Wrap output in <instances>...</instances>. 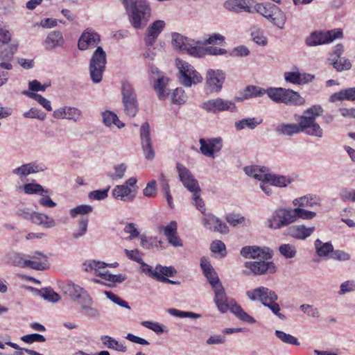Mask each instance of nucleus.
<instances>
[{
	"instance_id": "59",
	"label": "nucleus",
	"mask_w": 355,
	"mask_h": 355,
	"mask_svg": "<svg viewBox=\"0 0 355 355\" xmlns=\"http://www.w3.org/2000/svg\"><path fill=\"white\" fill-rule=\"evenodd\" d=\"M110 187L103 189L94 190L89 193L88 197L92 200H103L108 196Z\"/></svg>"
},
{
	"instance_id": "29",
	"label": "nucleus",
	"mask_w": 355,
	"mask_h": 355,
	"mask_svg": "<svg viewBox=\"0 0 355 355\" xmlns=\"http://www.w3.org/2000/svg\"><path fill=\"white\" fill-rule=\"evenodd\" d=\"M64 40L60 31H51L47 35L45 41L44 46L46 50H53L58 47L63 46Z\"/></svg>"
},
{
	"instance_id": "34",
	"label": "nucleus",
	"mask_w": 355,
	"mask_h": 355,
	"mask_svg": "<svg viewBox=\"0 0 355 355\" xmlns=\"http://www.w3.org/2000/svg\"><path fill=\"white\" fill-rule=\"evenodd\" d=\"M31 222L45 228H51L55 225V222L53 218L40 212H33Z\"/></svg>"
},
{
	"instance_id": "36",
	"label": "nucleus",
	"mask_w": 355,
	"mask_h": 355,
	"mask_svg": "<svg viewBox=\"0 0 355 355\" xmlns=\"http://www.w3.org/2000/svg\"><path fill=\"white\" fill-rule=\"evenodd\" d=\"M292 180L286 176L267 173L265 182H270L272 186L285 187L291 184Z\"/></svg>"
},
{
	"instance_id": "37",
	"label": "nucleus",
	"mask_w": 355,
	"mask_h": 355,
	"mask_svg": "<svg viewBox=\"0 0 355 355\" xmlns=\"http://www.w3.org/2000/svg\"><path fill=\"white\" fill-rule=\"evenodd\" d=\"M262 123V119L258 118H245L235 122L234 127L236 130H241L248 128L254 130Z\"/></svg>"
},
{
	"instance_id": "60",
	"label": "nucleus",
	"mask_w": 355,
	"mask_h": 355,
	"mask_svg": "<svg viewBox=\"0 0 355 355\" xmlns=\"http://www.w3.org/2000/svg\"><path fill=\"white\" fill-rule=\"evenodd\" d=\"M312 200L313 198L311 197L304 196L303 197L295 199L293 201V204L294 206H297L300 208L313 207L315 203Z\"/></svg>"
},
{
	"instance_id": "2",
	"label": "nucleus",
	"mask_w": 355,
	"mask_h": 355,
	"mask_svg": "<svg viewBox=\"0 0 355 355\" xmlns=\"http://www.w3.org/2000/svg\"><path fill=\"white\" fill-rule=\"evenodd\" d=\"M323 111L320 105H314L304 111L299 121L305 134L318 138L323 137L322 128L315 122L316 119L322 114Z\"/></svg>"
},
{
	"instance_id": "33",
	"label": "nucleus",
	"mask_w": 355,
	"mask_h": 355,
	"mask_svg": "<svg viewBox=\"0 0 355 355\" xmlns=\"http://www.w3.org/2000/svg\"><path fill=\"white\" fill-rule=\"evenodd\" d=\"M202 44H204L202 41L192 39V42L187 44L184 52L195 58L204 57L205 55V48L200 46Z\"/></svg>"
},
{
	"instance_id": "4",
	"label": "nucleus",
	"mask_w": 355,
	"mask_h": 355,
	"mask_svg": "<svg viewBox=\"0 0 355 355\" xmlns=\"http://www.w3.org/2000/svg\"><path fill=\"white\" fill-rule=\"evenodd\" d=\"M269 98L276 103H284L290 106H300L305 103V99L297 92L283 87H272Z\"/></svg>"
},
{
	"instance_id": "12",
	"label": "nucleus",
	"mask_w": 355,
	"mask_h": 355,
	"mask_svg": "<svg viewBox=\"0 0 355 355\" xmlns=\"http://www.w3.org/2000/svg\"><path fill=\"white\" fill-rule=\"evenodd\" d=\"M62 292L70 298L78 300L80 303L92 304L93 300L88 292L80 286L72 282H67L62 286Z\"/></svg>"
},
{
	"instance_id": "25",
	"label": "nucleus",
	"mask_w": 355,
	"mask_h": 355,
	"mask_svg": "<svg viewBox=\"0 0 355 355\" xmlns=\"http://www.w3.org/2000/svg\"><path fill=\"white\" fill-rule=\"evenodd\" d=\"M315 231V227H306L304 225L289 227L285 234L299 240H305Z\"/></svg>"
},
{
	"instance_id": "51",
	"label": "nucleus",
	"mask_w": 355,
	"mask_h": 355,
	"mask_svg": "<svg viewBox=\"0 0 355 355\" xmlns=\"http://www.w3.org/2000/svg\"><path fill=\"white\" fill-rule=\"evenodd\" d=\"M141 239V246L146 250H149L153 247L157 246V243L161 245L162 242L161 241H157V237H148L145 234H142L140 236Z\"/></svg>"
},
{
	"instance_id": "53",
	"label": "nucleus",
	"mask_w": 355,
	"mask_h": 355,
	"mask_svg": "<svg viewBox=\"0 0 355 355\" xmlns=\"http://www.w3.org/2000/svg\"><path fill=\"white\" fill-rule=\"evenodd\" d=\"M105 262L103 261H96L95 260H88L83 263L84 270L87 272H91L92 270H98L101 268H104L107 266Z\"/></svg>"
},
{
	"instance_id": "9",
	"label": "nucleus",
	"mask_w": 355,
	"mask_h": 355,
	"mask_svg": "<svg viewBox=\"0 0 355 355\" xmlns=\"http://www.w3.org/2000/svg\"><path fill=\"white\" fill-rule=\"evenodd\" d=\"M343 33L340 28H335L330 31H313L305 39V44L309 47L316 46L332 42L336 39L343 38Z\"/></svg>"
},
{
	"instance_id": "41",
	"label": "nucleus",
	"mask_w": 355,
	"mask_h": 355,
	"mask_svg": "<svg viewBox=\"0 0 355 355\" xmlns=\"http://www.w3.org/2000/svg\"><path fill=\"white\" fill-rule=\"evenodd\" d=\"M277 7V6L272 3L263 4L257 3L254 6V7H252V13L257 12L267 19L270 14Z\"/></svg>"
},
{
	"instance_id": "15",
	"label": "nucleus",
	"mask_w": 355,
	"mask_h": 355,
	"mask_svg": "<svg viewBox=\"0 0 355 355\" xmlns=\"http://www.w3.org/2000/svg\"><path fill=\"white\" fill-rule=\"evenodd\" d=\"M225 80V73L220 69H209L206 73L207 89L211 93L218 92L222 89Z\"/></svg>"
},
{
	"instance_id": "14",
	"label": "nucleus",
	"mask_w": 355,
	"mask_h": 355,
	"mask_svg": "<svg viewBox=\"0 0 355 355\" xmlns=\"http://www.w3.org/2000/svg\"><path fill=\"white\" fill-rule=\"evenodd\" d=\"M246 295L252 301H259L264 306H268L270 302H276L278 299L275 291L264 286L248 291Z\"/></svg>"
},
{
	"instance_id": "27",
	"label": "nucleus",
	"mask_w": 355,
	"mask_h": 355,
	"mask_svg": "<svg viewBox=\"0 0 355 355\" xmlns=\"http://www.w3.org/2000/svg\"><path fill=\"white\" fill-rule=\"evenodd\" d=\"M275 132L278 135L291 137L301 132H304L300 123H278L275 128Z\"/></svg>"
},
{
	"instance_id": "18",
	"label": "nucleus",
	"mask_w": 355,
	"mask_h": 355,
	"mask_svg": "<svg viewBox=\"0 0 355 355\" xmlns=\"http://www.w3.org/2000/svg\"><path fill=\"white\" fill-rule=\"evenodd\" d=\"M176 169L180 180L189 191H196L200 187L198 181L191 171L181 163H177Z\"/></svg>"
},
{
	"instance_id": "63",
	"label": "nucleus",
	"mask_w": 355,
	"mask_h": 355,
	"mask_svg": "<svg viewBox=\"0 0 355 355\" xmlns=\"http://www.w3.org/2000/svg\"><path fill=\"white\" fill-rule=\"evenodd\" d=\"M203 223L206 228L214 230V226L218 223V218L211 214H203Z\"/></svg>"
},
{
	"instance_id": "43",
	"label": "nucleus",
	"mask_w": 355,
	"mask_h": 355,
	"mask_svg": "<svg viewBox=\"0 0 355 355\" xmlns=\"http://www.w3.org/2000/svg\"><path fill=\"white\" fill-rule=\"evenodd\" d=\"M24 190L27 194H40L41 196H44V193H49L48 190H45L41 184L37 183L25 184Z\"/></svg>"
},
{
	"instance_id": "55",
	"label": "nucleus",
	"mask_w": 355,
	"mask_h": 355,
	"mask_svg": "<svg viewBox=\"0 0 355 355\" xmlns=\"http://www.w3.org/2000/svg\"><path fill=\"white\" fill-rule=\"evenodd\" d=\"M24 117L29 119H37L44 121L46 119V114L41 110L32 107L28 112L23 114Z\"/></svg>"
},
{
	"instance_id": "61",
	"label": "nucleus",
	"mask_w": 355,
	"mask_h": 355,
	"mask_svg": "<svg viewBox=\"0 0 355 355\" xmlns=\"http://www.w3.org/2000/svg\"><path fill=\"white\" fill-rule=\"evenodd\" d=\"M251 37L252 40L259 45L264 46L267 43L266 37L259 28H253L251 31Z\"/></svg>"
},
{
	"instance_id": "56",
	"label": "nucleus",
	"mask_w": 355,
	"mask_h": 355,
	"mask_svg": "<svg viewBox=\"0 0 355 355\" xmlns=\"http://www.w3.org/2000/svg\"><path fill=\"white\" fill-rule=\"evenodd\" d=\"M139 264L141 265V270L143 272H144L148 277L155 279L157 281L158 280L160 275L157 270H153V268L145 263L143 259L141 260V262L139 263Z\"/></svg>"
},
{
	"instance_id": "6",
	"label": "nucleus",
	"mask_w": 355,
	"mask_h": 355,
	"mask_svg": "<svg viewBox=\"0 0 355 355\" xmlns=\"http://www.w3.org/2000/svg\"><path fill=\"white\" fill-rule=\"evenodd\" d=\"M106 53L101 46H98L89 61L90 78L94 83H99L105 70Z\"/></svg>"
},
{
	"instance_id": "31",
	"label": "nucleus",
	"mask_w": 355,
	"mask_h": 355,
	"mask_svg": "<svg viewBox=\"0 0 355 355\" xmlns=\"http://www.w3.org/2000/svg\"><path fill=\"white\" fill-rule=\"evenodd\" d=\"M315 253L319 257L330 258L334 251V246L331 242H322L320 239H317L314 242Z\"/></svg>"
},
{
	"instance_id": "38",
	"label": "nucleus",
	"mask_w": 355,
	"mask_h": 355,
	"mask_svg": "<svg viewBox=\"0 0 355 355\" xmlns=\"http://www.w3.org/2000/svg\"><path fill=\"white\" fill-rule=\"evenodd\" d=\"M101 340L103 344L109 349H112L121 352H125L127 347L123 343H120L114 338L109 336H102Z\"/></svg>"
},
{
	"instance_id": "16",
	"label": "nucleus",
	"mask_w": 355,
	"mask_h": 355,
	"mask_svg": "<svg viewBox=\"0 0 355 355\" xmlns=\"http://www.w3.org/2000/svg\"><path fill=\"white\" fill-rule=\"evenodd\" d=\"M202 108L207 112L213 113L222 111H230L233 112L236 110V107L232 101L220 98L205 102L202 104Z\"/></svg>"
},
{
	"instance_id": "42",
	"label": "nucleus",
	"mask_w": 355,
	"mask_h": 355,
	"mask_svg": "<svg viewBox=\"0 0 355 355\" xmlns=\"http://www.w3.org/2000/svg\"><path fill=\"white\" fill-rule=\"evenodd\" d=\"M168 80V78L164 79L162 76H159L154 84V89L157 92L159 100H164L169 94L168 92H166L165 91V88L167 85L165 81Z\"/></svg>"
},
{
	"instance_id": "10",
	"label": "nucleus",
	"mask_w": 355,
	"mask_h": 355,
	"mask_svg": "<svg viewBox=\"0 0 355 355\" xmlns=\"http://www.w3.org/2000/svg\"><path fill=\"white\" fill-rule=\"evenodd\" d=\"M293 208H279L275 209L270 218L267 220V226L270 229L279 230L294 223Z\"/></svg>"
},
{
	"instance_id": "13",
	"label": "nucleus",
	"mask_w": 355,
	"mask_h": 355,
	"mask_svg": "<svg viewBox=\"0 0 355 355\" xmlns=\"http://www.w3.org/2000/svg\"><path fill=\"white\" fill-rule=\"evenodd\" d=\"M139 137L145 159L150 161L154 159L155 152L153 146L150 125L148 122H145L141 125Z\"/></svg>"
},
{
	"instance_id": "54",
	"label": "nucleus",
	"mask_w": 355,
	"mask_h": 355,
	"mask_svg": "<svg viewBox=\"0 0 355 355\" xmlns=\"http://www.w3.org/2000/svg\"><path fill=\"white\" fill-rule=\"evenodd\" d=\"M127 168V165L124 163L115 165L114 166V172L110 175V178L112 180H118L122 179L125 175Z\"/></svg>"
},
{
	"instance_id": "17",
	"label": "nucleus",
	"mask_w": 355,
	"mask_h": 355,
	"mask_svg": "<svg viewBox=\"0 0 355 355\" xmlns=\"http://www.w3.org/2000/svg\"><path fill=\"white\" fill-rule=\"evenodd\" d=\"M200 150L202 154L209 157H214V154L218 153L223 147L221 137L211 138L207 140L201 138L199 140Z\"/></svg>"
},
{
	"instance_id": "3",
	"label": "nucleus",
	"mask_w": 355,
	"mask_h": 355,
	"mask_svg": "<svg viewBox=\"0 0 355 355\" xmlns=\"http://www.w3.org/2000/svg\"><path fill=\"white\" fill-rule=\"evenodd\" d=\"M129 21L135 29H141L146 26L151 15V8L146 0H138L132 3V8L127 10Z\"/></svg>"
},
{
	"instance_id": "52",
	"label": "nucleus",
	"mask_w": 355,
	"mask_h": 355,
	"mask_svg": "<svg viewBox=\"0 0 355 355\" xmlns=\"http://www.w3.org/2000/svg\"><path fill=\"white\" fill-rule=\"evenodd\" d=\"M93 211V207L89 205H80L69 211L70 216L76 218L78 215H85Z\"/></svg>"
},
{
	"instance_id": "47",
	"label": "nucleus",
	"mask_w": 355,
	"mask_h": 355,
	"mask_svg": "<svg viewBox=\"0 0 355 355\" xmlns=\"http://www.w3.org/2000/svg\"><path fill=\"white\" fill-rule=\"evenodd\" d=\"M275 334L281 341L284 343L296 346L300 345V343L297 338L291 334H288L280 330H276Z\"/></svg>"
},
{
	"instance_id": "19",
	"label": "nucleus",
	"mask_w": 355,
	"mask_h": 355,
	"mask_svg": "<svg viewBox=\"0 0 355 355\" xmlns=\"http://www.w3.org/2000/svg\"><path fill=\"white\" fill-rule=\"evenodd\" d=\"M26 257L24 254L15 253L11 257L12 263L13 265L21 268H28L37 270H43L47 268L45 262L26 259L25 257Z\"/></svg>"
},
{
	"instance_id": "28",
	"label": "nucleus",
	"mask_w": 355,
	"mask_h": 355,
	"mask_svg": "<svg viewBox=\"0 0 355 355\" xmlns=\"http://www.w3.org/2000/svg\"><path fill=\"white\" fill-rule=\"evenodd\" d=\"M164 234L166 236L168 243L174 247H182V241L177 234V223L171 221L164 228Z\"/></svg>"
},
{
	"instance_id": "35",
	"label": "nucleus",
	"mask_w": 355,
	"mask_h": 355,
	"mask_svg": "<svg viewBox=\"0 0 355 355\" xmlns=\"http://www.w3.org/2000/svg\"><path fill=\"white\" fill-rule=\"evenodd\" d=\"M171 37V43L175 49H178L184 52L187 46V44H189V42H192V39L185 37L182 34L175 32L172 33Z\"/></svg>"
},
{
	"instance_id": "46",
	"label": "nucleus",
	"mask_w": 355,
	"mask_h": 355,
	"mask_svg": "<svg viewBox=\"0 0 355 355\" xmlns=\"http://www.w3.org/2000/svg\"><path fill=\"white\" fill-rule=\"evenodd\" d=\"M293 215L295 222L297 221L298 218L310 220L316 216V213L314 211H307L302 208L296 207L293 208Z\"/></svg>"
},
{
	"instance_id": "26",
	"label": "nucleus",
	"mask_w": 355,
	"mask_h": 355,
	"mask_svg": "<svg viewBox=\"0 0 355 355\" xmlns=\"http://www.w3.org/2000/svg\"><path fill=\"white\" fill-rule=\"evenodd\" d=\"M272 89V87H268L265 89L261 87L256 85H248L241 92V97H237L236 100L241 101L243 100H247L252 98H257L263 96L264 94H267L269 97V91Z\"/></svg>"
},
{
	"instance_id": "62",
	"label": "nucleus",
	"mask_w": 355,
	"mask_h": 355,
	"mask_svg": "<svg viewBox=\"0 0 355 355\" xmlns=\"http://www.w3.org/2000/svg\"><path fill=\"white\" fill-rule=\"evenodd\" d=\"M143 194L146 197H155L157 194V182L155 180L148 182L143 190Z\"/></svg>"
},
{
	"instance_id": "57",
	"label": "nucleus",
	"mask_w": 355,
	"mask_h": 355,
	"mask_svg": "<svg viewBox=\"0 0 355 355\" xmlns=\"http://www.w3.org/2000/svg\"><path fill=\"white\" fill-rule=\"evenodd\" d=\"M210 250L213 253H220L222 257H225L227 254L225 243L219 240L214 241L211 243Z\"/></svg>"
},
{
	"instance_id": "44",
	"label": "nucleus",
	"mask_w": 355,
	"mask_h": 355,
	"mask_svg": "<svg viewBox=\"0 0 355 355\" xmlns=\"http://www.w3.org/2000/svg\"><path fill=\"white\" fill-rule=\"evenodd\" d=\"M22 94L24 95H26V96L37 101L38 102V103H40L46 110H48V111L52 110L51 102L48 99H46L44 97H43L42 96H41L40 94H36L34 92H31L28 91H24L22 92Z\"/></svg>"
},
{
	"instance_id": "11",
	"label": "nucleus",
	"mask_w": 355,
	"mask_h": 355,
	"mask_svg": "<svg viewBox=\"0 0 355 355\" xmlns=\"http://www.w3.org/2000/svg\"><path fill=\"white\" fill-rule=\"evenodd\" d=\"M137 180L132 177L128 178L123 184L116 185L112 191V196L123 202H132L136 198L138 187Z\"/></svg>"
},
{
	"instance_id": "58",
	"label": "nucleus",
	"mask_w": 355,
	"mask_h": 355,
	"mask_svg": "<svg viewBox=\"0 0 355 355\" xmlns=\"http://www.w3.org/2000/svg\"><path fill=\"white\" fill-rule=\"evenodd\" d=\"M172 102L174 104H182L186 101L187 96L182 88H176L172 94Z\"/></svg>"
},
{
	"instance_id": "20",
	"label": "nucleus",
	"mask_w": 355,
	"mask_h": 355,
	"mask_svg": "<svg viewBox=\"0 0 355 355\" xmlns=\"http://www.w3.org/2000/svg\"><path fill=\"white\" fill-rule=\"evenodd\" d=\"M100 41V35L96 31L92 28H87L78 40V48L80 51H85L89 46H96Z\"/></svg>"
},
{
	"instance_id": "30",
	"label": "nucleus",
	"mask_w": 355,
	"mask_h": 355,
	"mask_svg": "<svg viewBox=\"0 0 355 355\" xmlns=\"http://www.w3.org/2000/svg\"><path fill=\"white\" fill-rule=\"evenodd\" d=\"M243 171L248 176H252L254 179L265 182L268 168L265 166H248L244 167Z\"/></svg>"
},
{
	"instance_id": "21",
	"label": "nucleus",
	"mask_w": 355,
	"mask_h": 355,
	"mask_svg": "<svg viewBox=\"0 0 355 355\" xmlns=\"http://www.w3.org/2000/svg\"><path fill=\"white\" fill-rule=\"evenodd\" d=\"M253 0H226L223 3V7L229 12L241 13L245 12L252 14V3Z\"/></svg>"
},
{
	"instance_id": "7",
	"label": "nucleus",
	"mask_w": 355,
	"mask_h": 355,
	"mask_svg": "<svg viewBox=\"0 0 355 355\" xmlns=\"http://www.w3.org/2000/svg\"><path fill=\"white\" fill-rule=\"evenodd\" d=\"M122 103L124 113L132 118L139 110V103L133 86L128 81H123L121 86Z\"/></svg>"
},
{
	"instance_id": "50",
	"label": "nucleus",
	"mask_w": 355,
	"mask_h": 355,
	"mask_svg": "<svg viewBox=\"0 0 355 355\" xmlns=\"http://www.w3.org/2000/svg\"><path fill=\"white\" fill-rule=\"evenodd\" d=\"M193 193V204L202 214L205 213V205L204 200L200 198V187L196 191H191Z\"/></svg>"
},
{
	"instance_id": "64",
	"label": "nucleus",
	"mask_w": 355,
	"mask_h": 355,
	"mask_svg": "<svg viewBox=\"0 0 355 355\" xmlns=\"http://www.w3.org/2000/svg\"><path fill=\"white\" fill-rule=\"evenodd\" d=\"M103 121L106 126H111L118 121V116L111 111H105L102 113Z\"/></svg>"
},
{
	"instance_id": "5",
	"label": "nucleus",
	"mask_w": 355,
	"mask_h": 355,
	"mask_svg": "<svg viewBox=\"0 0 355 355\" xmlns=\"http://www.w3.org/2000/svg\"><path fill=\"white\" fill-rule=\"evenodd\" d=\"M204 275L211 286L214 292V302L218 309L223 313L227 312L228 306L227 304L226 293L216 272L213 270Z\"/></svg>"
},
{
	"instance_id": "49",
	"label": "nucleus",
	"mask_w": 355,
	"mask_h": 355,
	"mask_svg": "<svg viewBox=\"0 0 355 355\" xmlns=\"http://www.w3.org/2000/svg\"><path fill=\"white\" fill-rule=\"evenodd\" d=\"M279 253L286 259H293L296 256V248L291 244H282L279 248Z\"/></svg>"
},
{
	"instance_id": "22",
	"label": "nucleus",
	"mask_w": 355,
	"mask_h": 355,
	"mask_svg": "<svg viewBox=\"0 0 355 355\" xmlns=\"http://www.w3.org/2000/svg\"><path fill=\"white\" fill-rule=\"evenodd\" d=\"M18 49V42L17 41H12L8 46L3 49L0 50V67L11 70L12 65L10 64V61L13 58L15 53Z\"/></svg>"
},
{
	"instance_id": "1",
	"label": "nucleus",
	"mask_w": 355,
	"mask_h": 355,
	"mask_svg": "<svg viewBox=\"0 0 355 355\" xmlns=\"http://www.w3.org/2000/svg\"><path fill=\"white\" fill-rule=\"evenodd\" d=\"M240 254L245 259H256L261 258L263 260L247 261L244 263L245 268L249 269L254 275H261L266 273L274 274L277 271V266L272 261H267L272 257L273 252L268 247L257 245H248L243 247Z\"/></svg>"
},
{
	"instance_id": "8",
	"label": "nucleus",
	"mask_w": 355,
	"mask_h": 355,
	"mask_svg": "<svg viewBox=\"0 0 355 355\" xmlns=\"http://www.w3.org/2000/svg\"><path fill=\"white\" fill-rule=\"evenodd\" d=\"M176 64L179 69V82L187 87H191L202 82L201 75L189 63L177 59Z\"/></svg>"
},
{
	"instance_id": "48",
	"label": "nucleus",
	"mask_w": 355,
	"mask_h": 355,
	"mask_svg": "<svg viewBox=\"0 0 355 355\" xmlns=\"http://www.w3.org/2000/svg\"><path fill=\"white\" fill-rule=\"evenodd\" d=\"M351 90L350 87L342 89L338 92H336L331 95L329 98V101L331 103H335L336 101H341L344 100L350 101H351Z\"/></svg>"
},
{
	"instance_id": "32",
	"label": "nucleus",
	"mask_w": 355,
	"mask_h": 355,
	"mask_svg": "<svg viewBox=\"0 0 355 355\" xmlns=\"http://www.w3.org/2000/svg\"><path fill=\"white\" fill-rule=\"evenodd\" d=\"M267 19L274 26L283 29L286 21V16L279 7H277L267 17Z\"/></svg>"
},
{
	"instance_id": "40",
	"label": "nucleus",
	"mask_w": 355,
	"mask_h": 355,
	"mask_svg": "<svg viewBox=\"0 0 355 355\" xmlns=\"http://www.w3.org/2000/svg\"><path fill=\"white\" fill-rule=\"evenodd\" d=\"M329 60H331V64L337 71L349 70L352 67L349 60L345 57L329 58Z\"/></svg>"
},
{
	"instance_id": "45",
	"label": "nucleus",
	"mask_w": 355,
	"mask_h": 355,
	"mask_svg": "<svg viewBox=\"0 0 355 355\" xmlns=\"http://www.w3.org/2000/svg\"><path fill=\"white\" fill-rule=\"evenodd\" d=\"M89 219L87 217H82L78 221V230L74 232L72 236L74 239H78L83 236L87 232Z\"/></svg>"
},
{
	"instance_id": "23",
	"label": "nucleus",
	"mask_w": 355,
	"mask_h": 355,
	"mask_svg": "<svg viewBox=\"0 0 355 355\" xmlns=\"http://www.w3.org/2000/svg\"><path fill=\"white\" fill-rule=\"evenodd\" d=\"M165 26L166 23L164 21L156 20L148 26L144 38L146 46H152L154 45L157 38L164 30Z\"/></svg>"
},
{
	"instance_id": "39",
	"label": "nucleus",
	"mask_w": 355,
	"mask_h": 355,
	"mask_svg": "<svg viewBox=\"0 0 355 355\" xmlns=\"http://www.w3.org/2000/svg\"><path fill=\"white\" fill-rule=\"evenodd\" d=\"M37 294L50 302H57L60 300V297L58 293H55L51 288H43L40 290L35 289Z\"/></svg>"
},
{
	"instance_id": "24",
	"label": "nucleus",
	"mask_w": 355,
	"mask_h": 355,
	"mask_svg": "<svg viewBox=\"0 0 355 355\" xmlns=\"http://www.w3.org/2000/svg\"><path fill=\"white\" fill-rule=\"evenodd\" d=\"M45 167L42 164H37L35 162L24 164L21 166L15 168L12 173L19 177L21 180L26 178L31 173H35L44 171Z\"/></svg>"
}]
</instances>
